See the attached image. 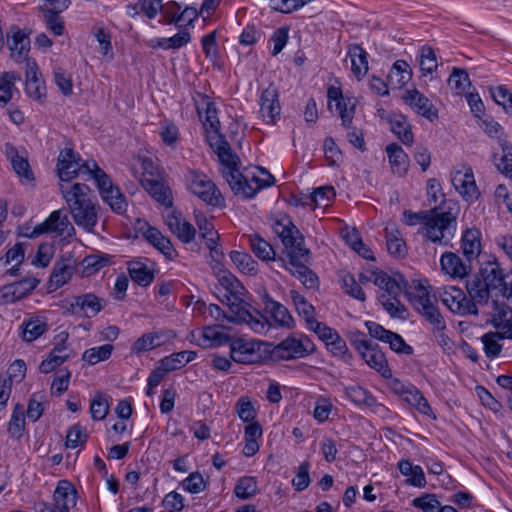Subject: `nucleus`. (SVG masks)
<instances>
[{
    "instance_id": "f257e3e1",
    "label": "nucleus",
    "mask_w": 512,
    "mask_h": 512,
    "mask_svg": "<svg viewBox=\"0 0 512 512\" xmlns=\"http://www.w3.org/2000/svg\"><path fill=\"white\" fill-rule=\"evenodd\" d=\"M80 157L72 148H65L60 151L57 160V172L60 180L64 183H71L79 172L87 174L93 179L104 202L113 211L122 212L126 206L124 196L117 186H114L111 178L99 167L93 159L86 160L80 164Z\"/></svg>"
},
{
    "instance_id": "f03ea898",
    "label": "nucleus",
    "mask_w": 512,
    "mask_h": 512,
    "mask_svg": "<svg viewBox=\"0 0 512 512\" xmlns=\"http://www.w3.org/2000/svg\"><path fill=\"white\" fill-rule=\"evenodd\" d=\"M275 233L280 237L289 257L286 269L307 288L318 287L317 275L301 260L308 257L309 250L304 247V238L299 229L288 217L275 221L273 225Z\"/></svg>"
},
{
    "instance_id": "7ed1b4c3",
    "label": "nucleus",
    "mask_w": 512,
    "mask_h": 512,
    "mask_svg": "<svg viewBox=\"0 0 512 512\" xmlns=\"http://www.w3.org/2000/svg\"><path fill=\"white\" fill-rule=\"evenodd\" d=\"M133 172L144 190L159 204L170 208L173 204L172 192L163 178L157 159L146 151L133 159Z\"/></svg>"
},
{
    "instance_id": "20e7f679",
    "label": "nucleus",
    "mask_w": 512,
    "mask_h": 512,
    "mask_svg": "<svg viewBox=\"0 0 512 512\" xmlns=\"http://www.w3.org/2000/svg\"><path fill=\"white\" fill-rule=\"evenodd\" d=\"M59 190L75 224L86 232H93L98 223V212L96 204L89 197V186L84 183H61Z\"/></svg>"
},
{
    "instance_id": "39448f33",
    "label": "nucleus",
    "mask_w": 512,
    "mask_h": 512,
    "mask_svg": "<svg viewBox=\"0 0 512 512\" xmlns=\"http://www.w3.org/2000/svg\"><path fill=\"white\" fill-rule=\"evenodd\" d=\"M458 208L451 200H443L430 209V214L419 233L439 245H448L456 232Z\"/></svg>"
},
{
    "instance_id": "423d86ee",
    "label": "nucleus",
    "mask_w": 512,
    "mask_h": 512,
    "mask_svg": "<svg viewBox=\"0 0 512 512\" xmlns=\"http://www.w3.org/2000/svg\"><path fill=\"white\" fill-rule=\"evenodd\" d=\"M231 189L247 199L253 198L258 191L274 184V177L264 168L255 167L253 171L244 174L237 170L223 171Z\"/></svg>"
},
{
    "instance_id": "0eeeda50",
    "label": "nucleus",
    "mask_w": 512,
    "mask_h": 512,
    "mask_svg": "<svg viewBox=\"0 0 512 512\" xmlns=\"http://www.w3.org/2000/svg\"><path fill=\"white\" fill-rule=\"evenodd\" d=\"M186 183L188 190L207 205L218 208L225 206L220 190L206 174L190 170L186 174Z\"/></svg>"
},
{
    "instance_id": "6e6552de",
    "label": "nucleus",
    "mask_w": 512,
    "mask_h": 512,
    "mask_svg": "<svg viewBox=\"0 0 512 512\" xmlns=\"http://www.w3.org/2000/svg\"><path fill=\"white\" fill-rule=\"evenodd\" d=\"M215 274L220 287L224 290L223 292L219 290V300L222 304L226 305L232 313L239 312V309L247 304L244 299L246 294L245 287L226 269L220 268Z\"/></svg>"
},
{
    "instance_id": "1a4fd4ad",
    "label": "nucleus",
    "mask_w": 512,
    "mask_h": 512,
    "mask_svg": "<svg viewBox=\"0 0 512 512\" xmlns=\"http://www.w3.org/2000/svg\"><path fill=\"white\" fill-rule=\"evenodd\" d=\"M315 350L314 343L305 335L300 337H287L271 350V357L275 360H291L304 358Z\"/></svg>"
},
{
    "instance_id": "9d476101",
    "label": "nucleus",
    "mask_w": 512,
    "mask_h": 512,
    "mask_svg": "<svg viewBox=\"0 0 512 512\" xmlns=\"http://www.w3.org/2000/svg\"><path fill=\"white\" fill-rule=\"evenodd\" d=\"M491 290L512 301V272L505 271L497 261L487 262L479 273Z\"/></svg>"
},
{
    "instance_id": "9b49d317",
    "label": "nucleus",
    "mask_w": 512,
    "mask_h": 512,
    "mask_svg": "<svg viewBox=\"0 0 512 512\" xmlns=\"http://www.w3.org/2000/svg\"><path fill=\"white\" fill-rule=\"evenodd\" d=\"M442 303L453 313L459 315H478V308L464 292L455 286H449L439 294Z\"/></svg>"
},
{
    "instance_id": "f8f14e48",
    "label": "nucleus",
    "mask_w": 512,
    "mask_h": 512,
    "mask_svg": "<svg viewBox=\"0 0 512 512\" xmlns=\"http://www.w3.org/2000/svg\"><path fill=\"white\" fill-rule=\"evenodd\" d=\"M411 301L415 309L421 314L428 323L434 319L443 317L436 305V298L428 291V288L419 284L415 288V293L411 295Z\"/></svg>"
},
{
    "instance_id": "ddd939ff",
    "label": "nucleus",
    "mask_w": 512,
    "mask_h": 512,
    "mask_svg": "<svg viewBox=\"0 0 512 512\" xmlns=\"http://www.w3.org/2000/svg\"><path fill=\"white\" fill-rule=\"evenodd\" d=\"M451 182L456 191L468 202L476 201L480 195L471 167L464 166L452 174Z\"/></svg>"
},
{
    "instance_id": "4468645a",
    "label": "nucleus",
    "mask_w": 512,
    "mask_h": 512,
    "mask_svg": "<svg viewBox=\"0 0 512 512\" xmlns=\"http://www.w3.org/2000/svg\"><path fill=\"white\" fill-rule=\"evenodd\" d=\"M260 345L256 341L239 338L230 343V355L233 361L242 364L257 363L261 359Z\"/></svg>"
},
{
    "instance_id": "2eb2a0df",
    "label": "nucleus",
    "mask_w": 512,
    "mask_h": 512,
    "mask_svg": "<svg viewBox=\"0 0 512 512\" xmlns=\"http://www.w3.org/2000/svg\"><path fill=\"white\" fill-rule=\"evenodd\" d=\"M405 104H407L415 113L425 117L430 121L438 118V111L431 101L416 88L406 90L402 96Z\"/></svg>"
},
{
    "instance_id": "dca6fc26",
    "label": "nucleus",
    "mask_w": 512,
    "mask_h": 512,
    "mask_svg": "<svg viewBox=\"0 0 512 512\" xmlns=\"http://www.w3.org/2000/svg\"><path fill=\"white\" fill-rule=\"evenodd\" d=\"M26 94L33 100L44 103L46 100V86L41 78L38 66L34 61L27 59L26 62Z\"/></svg>"
},
{
    "instance_id": "f3484780",
    "label": "nucleus",
    "mask_w": 512,
    "mask_h": 512,
    "mask_svg": "<svg viewBox=\"0 0 512 512\" xmlns=\"http://www.w3.org/2000/svg\"><path fill=\"white\" fill-rule=\"evenodd\" d=\"M105 300L92 293L75 296L69 304L68 311L88 318L95 317L104 307Z\"/></svg>"
},
{
    "instance_id": "a211bd4d",
    "label": "nucleus",
    "mask_w": 512,
    "mask_h": 512,
    "mask_svg": "<svg viewBox=\"0 0 512 512\" xmlns=\"http://www.w3.org/2000/svg\"><path fill=\"white\" fill-rule=\"evenodd\" d=\"M176 337L172 330H158L143 334L133 344V350L136 353L147 352L161 347Z\"/></svg>"
},
{
    "instance_id": "6ab92c4d",
    "label": "nucleus",
    "mask_w": 512,
    "mask_h": 512,
    "mask_svg": "<svg viewBox=\"0 0 512 512\" xmlns=\"http://www.w3.org/2000/svg\"><path fill=\"white\" fill-rule=\"evenodd\" d=\"M278 96V91L273 86L267 87L261 93L260 115L268 124H274L280 117L281 106Z\"/></svg>"
},
{
    "instance_id": "aec40b11",
    "label": "nucleus",
    "mask_w": 512,
    "mask_h": 512,
    "mask_svg": "<svg viewBox=\"0 0 512 512\" xmlns=\"http://www.w3.org/2000/svg\"><path fill=\"white\" fill-rule=\"evenodd\" d=\"M38 231L45 233H56L59 236H72L75 229L62 210L53 211L49 217L39 224Z\"/></svg>"
},
{
    "instance_id": "412c9836",
    "label": "nucleus",
    "mask_w": 512,
    "mask_h": 512,
    "mask_svg": "<svg viewBox=\"0 0 512 512\" xmlns=\"http://www.w3.org/2000/svg\"><path fill=\"white\" fill-rule=\"evenodd\" d=\"M249 304L239 309V312L232 313L233 323H246L255 333L265 334L270 329L269 321L259 312L252 313L248 309Z\"/></svg>"
},
{
    "instance_id": "4be33fe9",
    "label": "nucleus",
    "mask_w": 512,
    "mask_h": 512,
    "mask_svg": "<svg viewBox=\"0 0 512 512\" xmlns=\"http://www.w3.org/2000/svg\"><path fill=\"white\" fill-rule=\"evenodd\" d=\"M492 324L497 329L495 333L512 339V308L504 303L493 301Z\"/></svg>"
},
{
    "instance_id": "5701e85b",
    "label": "nucleus",
    "mask_w": 512,
    "mask_h": 512,
    "mask_svg": "<svg viewBox=\"0 0 512 512\" xmlns=\"http://www.w3.org/2000/svg\"><path fill=\"white\" fill-rule=\"evenodd\" d=\"M192 336H197L198 345L204 348L221 346L230 340L222 325L205 326L197 333L193 332Z\"/></svg>"
},
{
    "instance_id": "b1692460",
    "label": "nucleus",
    "mask_w": 512,
    "mask_h": 512,
    "mask_svg": "<svg viewBox=\"0 0 512 512\" xmlns=\"http://www.w3.org/2000/svg\"><path fill=\"white\" fill-rule=\"evenodd\" d=\"M7 39L12 58L17 62L27 61V53L30 48L28 35L18 27L13 26L7 34Z\"/></svg>"
},
{
    "instance_id": "393cba45",
    "label": "nucleus",
    "mask_w": 512,
    "mask_h": 512,
    "mask_svg": "<svg viewBox=\"0 0 512 512\" xmlns=\"http://www.w3.org/2000/svg\"><path fill=\"white\" fill-rule=\"evenodd\" d=\"M6 155L10 159L13 171L22 184H34L35 177L28 160L20 156L17 150L10 144H6Z\"/></svg>"
},
{
    "instance_id": "a878e982",
    "label": "nucleus",
    "mask_w": 512,
    "mask_h": 512,
    "mask_svg": "<svg viewBox=\"0 0 512 512\" xmlns=\"http://www.w3.org/2000/svg\"><path fill=\"white\" fill-rule=\"evenodd\" d=\"M154 263L145 261H130V280L141 287H148L155 278Z\"/></svg>"
},
{
    "instance_id": "bb28decb",
    "label": "nucleus",
    "mask_w": 512,
    "mask_h": 512,
    "mask_svg": "<svg viewBox=\"0 0 512 512\" xmlns=\"http://www.w3.org/2000/svg\"><path fill=\"white\" fill-rule=\"evenodd\" d=\"M76 490L68 481H60L54 491L53 501L59 512H69L76 505Z\"/></svg>"
},
{
    "instance_id": "cd10ccee",
    "label": "nucleus",
    "mask_w": 512,
    "mask_h": 512,
    "mask_svg": "<svg viewBox=\"0 0 512 512\" xmlns=\"http://www.w3.org/2000/svg\"><path fill=\"white\" fill-rule=\"evenodd\" d=\"M440 265L445 274L454 278H464L470 271V266L454 252L443 253L440 258Z\"/></svg>"
},
{
    "instance_id": "c85d7f7f",
    "label": "nucleus",
    "mask_w": 512,
    "mask_h": 512,
    "mask_svg": "<svg viewBox=\"0 0 512 512\" xmlns=\"http://www.w3.org/2000/svg\"><path fill=\"white\" fill-rule=\"evenodd\" d=\"M466 289L469 294L468 300H472L476 307L488 303L492 290L480 274L474 275L466 282Z\"/></svg>"
},
{
    "instance_id": "c756f323",
    "label": "nucleus",
    "mask_w": 512,
    "mask_h": 512,
    "mask_svg": "<svg viewBox=\"0 0 512 512\" xmlns=\"http://www.w3.org/2000/svg\"><path fill=\"white\" fill-rule=\"evenodd\" d=\"M368 280L381 288L386 295L399 296L405 287V282L401 276H399V279L392 278L383 271L371 272Z\"/></svg>"
},
{
    "instance_id": "7c9ffc66",
    "label": "nucleus",
    "mask_w": 512,
    "mask_h": 512,
    "mask_svg": "<svg viewBox=\"0 0 512 512\" xmlns=\"http://www.w3.org/2000/svg\"><path fill=\"white\" fill-rule=\"evenodd\" d=\"M389 124L391 131L397 138L404 144L411 146L414 141L411 124L408 118L403 114H392L389 117Z\"/></svg>"
},
{
    "instance_id": "2f4dec72",
    "label": "nucleus",
    "mask_w": 512,
    "mask_h": 512,
    "mask_svg": "<svg viewBox=\"0 0 512 512\" xmlns=\"http://www.w3.org/2000/svg\"><path fill=\"white\" fill-rule=\"evenodd\" d=\"M461 248L468 262L477 258L481 252V232L476 228L465 230L461 238Z\"/></svg>"
},
{
    "instance_id": "473e14b6",
    "label": "nucleus",
    "mask_w": 512,
    "mask_h": 512,
    "mask_svg": "<svg viewBox=\"0 0 512 512\" xmlns=\"http://www.w3.org/2000/svg\"><path fill=\"white\" fill-rule=\"evenodd\" d=\"M386 153L393 173L403 176L409 167V158L405 151L396 143L386 146Z\"/></svg>"
},
{
    "instance_id": "72a5a7b5",
    "label": "nucleus",
    "mask_w": 512,
    "mask_h": 512,
    "mask_svg": "<svg viewBox=\"0 0 512 512\" xmlns=\"http://www.w3.org/2000/svg\"><path fill=\"white\" fill-rule=\"evenodd\" d=\"M361 357L371 368L375 369L384 378L391 377V370L388 367L386 357L384 353L379 350L377 344H373L369 350L363 352Z\"/></svg>"
},
{
    "instance_id": "f704fd0d",
    "label": "nucleus",
    "mask_w": 512,
    "mask_h": 512,
    "mask_svg": "<svg viewBox=\"0 0 512 512\" xmlns=\"http://www.w3.org/2000/svg\"><path fill=\"white\" fill-rule=\"evenodd\" d=\"M351 60V71L357 79L363 78L368 72L367 52L358 44H353L348 49Z\"/></svg>"
},
{
    "instance_id": "c9c22d12",
    "label": "nucleus",
    "mask_w": 512,
    "mask_h": 512,
    "mask_svg": "<svg viewBox=\"0 0 512 512\" xmlns=\"http://www.w3.org/2000/svg\"><path fill=\"white\" fill-rule=\"evenodd\" d=\"M265 307L277 325L285 328L293 327L294 319L288 309L281 303L266 296Z\"/></svg>"
},
{
    "instance_id": "e433bc0d",
    "label": "nucleus",
    "mask_w": 512,
    "mask_h": 512,
    "mask_svg": "<svg viewBox=\"0 0 512 512\" xmlns=\"http://www.w3.org/2000/svg\"><path fill=\"white\" fill-rule=\"evenodd\" d=\"M290 296L298 315L304 319L308 328L316 320V312L314 306L310 304L304 296L295 290L290 291Z\"/></svg>"
},
{
    "instance_id": "4c0bfd02",
    "label": "nucleus",
    "mask_w": 512,
    "mask_h": 512,
    "mask_svg": "<svg viewBox=\"0 0 512 512\" xmlns=\"http://www.w3.org/2000/svg\"><path fill=\"white\" fill-rule=\"evenodd\" d=\"M247 239L250 249L256 257L263 261H270L275 259V252L272 246L259 234L248 235Z\"/></svg>"
},
{
    "instance_id": "58836bf2",
    "label": "nucleus",
    "mask_w": 512,
    "mask_h": 512,
    "mask_svg": "<svg viewBox=\"0 0 512 512\" xmlns=\"http://www.w3.org/2000/svg\"><path fill=\"white\" fill-rule=\"evenodd\" d=\"M230 259L241 273L255 275L258 271V263L247 252L231 251Z\"/></svg>"
},
{
    "instance_id": "ea45409f",
    "label": "nucleus",
    "mask_w": 512,
    "mask_h": 512,
    "mask_svg": "<svg viewBox=\"0 0 512 512\" xmlns=\"http://www.w3.org/2000/svg\"><path fill=\"white\" fill-rule=\"evenodd\" d=\"M21 328L23 340L26 342H32L48 330V325L45 321L39 318H31L28 321H24Z\"/></svg>"
},
{
    "instance_id": "a19ab883",
    "label": "nucleus",
    "mask_w": 512,
    "mask_h": 512,
    "mask_svg": "<svg viewBox=\"0 0 512 512\" xmlns=\"http://www.w3.org/2000/svg\"><path fill=\"white\" fill-rule=\"evenodd\" d=\"M412 77V71L405 60H397L388 75L389 81L398 86H404Z\"/></svg>"
},
{
    "instance_id": "79ce46f5",
    "label": "nucleus",
    "mask_w": 512,
    "mask_h": 512,
    "mask_svg": "<svg viewBox=\"0 0 512 512\" xmlns=\"http://www.w3.org/2000/svg\"><path fill=\"white\" fill-rule=\"evenodd\" d=\"M379 301L383 308L386 310V312L393 318H401L405 319L407 316V309L400 302L398 299V296L394 295H386L385 293H382L379 296Z\"/></svg>"
},
{
    "instance_id": "37998d69",
    "label": "nucleus",
    "mask_w": 512,
    "mask_h": 512,
    "mask_svg": "<svg viewBox=\"0 0 512 512\" xmlns=\"http://www.w3.org/2000/svg\"><path fill=\"white\" fill-rule=\"evenodd\" d=\"M37 10L41 14L47 28L54 35L61 36L64 33V22L60 13L48 10L45 5H39Z\"/></svg>"
},
{
    "instance_id": "c03bdc74",
    "label": "nucleus",
    "mask_w": 512,
    "mask_h": 512,
    "mask_svg": "<svg viewBox=\"0 0 512 512\" xmlns=\"http://www.w3.org/2000/svg\"><path fill=\"white\" fill-rule=\"evenodd\" d=\"M257 491V480L252 476H243L239 478L234 488L235 496L242 500L255 496Z\"/></svg>"
},
{
    "instance_id": "a18cd8bd",
    "label": "nucleus",
    "mask_w": 512,
    "mask_h": 512,
    "mask_svg": "<svg viewBox=\"0 0 512 512\" xmlns=\"http://www.w3.org/2000/svg\"><path fill=\"white\" fill-rule=\"evenodd\" d=\"M21 77L16 72H4L0 76V105H6L12 99V89Z\"/></svg>"
},
{
    "instance_id": "49530a36",
    "label": "nucleus",
    "mask_w": 512,
    "mask_h": 512,
    "mask_svg": "<svg viewBox=\"0 0 512 512\" xmlns=\"http://www.w3.org/2000/svg\"><path fill=\"white\" fill-rule=\"evenodd\" d=\"M191 41V35L187 30L179 31L172 37L159 38L153 47H159L164 50L180 49Z\"/></svg>"
},
{
    "instance_id": "de8ad7c7",
    "label": "nucleus",
    "mask_w": 512,
    "mask_h": 512,
    "mask_svg": "<svg viewBox=\"0 0 512 512\" xmlns=\"http://www.w3.org/2000/svg\"><path fill=\"white\" fill-rule=\"evenodd\" d=\"M68 338L69 334L66 331L60 332L54 338V347L48 357L56 359L58 366H60L70 357V354L66 352L68 350L66 344Z\"/></svg>"
},
{
    "instance_id": "09e8293b",
    "label": "nucleus",
    "mask_w": 512,
    "mask_h": 512,
    "mask_svg": "<svg viewBox=\"0 0 512 512\" xmlns=\"http://www.w3.org/2000/svg\"><path fill=\"white\" fill-rule=\"evenodd\" d=\"M345 395L357 405L373 406L376 399L363 387L358 385L345 387Z\"/></svg>"
},
{
    "instance_id": "8fccbe9b",
    "label": "nucleus",
    "mask_w": 512,
    "mask_h": 512,
    "mask_svg": "<svg viewBox=\"0 0 512 512\" xmlns=\"http://www.w3.org/2000/svg\"><path fill=\"white\" fill-rule=\"evenodd\" d=\"M148 242L168 259H172L176 254L171 241L167 237L163 236L158 229L154 232H150V240Z\"/></svg>"
},
{
    "instance_id": "3c124183",
    "label": "nucleus",
    "mask_w": 512,
    "mask_h": 512,
    "mask_svg": "<svg viewBox=\"0 0 512 512\" xmlns=\"http://www.w3.org/2000/svg\"><path fill=\"white\" fill-rule=\"evenodd\" d=\"M504 339V337L500 336V334L495 332H488L485 333L481 337V342L483 343V349L485 352V355L488 358H495L499 356L502 345L499 343L500 340Z\"/></svg>"
},
{
    "instance_id": "603ef678",
    "label": "nucleus",
    "mask_w": 512,
    "mask_h": 512,
    "mask_svg": "<svg viewBox=\"0 0 512 512\" xmlns=\"http://www.w3.org/2000/svg\"><path fill=\"white\" fill-rule=\"evenodd\" d=\"M198 115L206 129H210L211 132H216L219 127V120L217 117V109L214 103L208 101L205 103V108H198Z\"/></svg>"
},
{
    "instance_id": "864d4df0",
    "label": "nucleus",
    "mask_w": 512,
    "mask_h": 512,
    "mask_svg": "<svg viewBox=\"0 0 512 512\" xmlns=\"http://www.w3.org/2000/svg\"><path fill=\"white\" fill-rule=\"evenodd\" d=\"M448 84L456 92L461 95L470 86V79L468 73L464 69L453 68L449 76Z\"/></svg>"
},
{
    "instance_id": "5fc2aeb1",
    "label": "nucleus",
    "mask_w": 512,
    "mask_h": 512,
    "mask_svg": "<svg viewBox=\"0 0 512 512\" xmlns=\"http://www.w3.org/2000/svg\"><path fill=\"white\" fill-rule=\"evenodd\" d=\"M109 412V403L107 397L102 393H97L90 402L91 417L95 421L103 420Z\"/></svg>"
},
{
    "instance_id": "6e6d98bb",
    "label": "nucleus",
    "mask_w": 512,
    "mask_h": 512,
    "mask_svg": "<svg viewBox=\"0 0 512 512\" xmlns=\"http://www.w3.org/2000/svg\"><path fill=\"white\" fill-rule=\"evenodd\" d=\"M196 224L198 226L201 237L205 240L206 246L214 244V240H218L219 235L213 224L207 220L202 214L196 215Z\"/></svg>"
},
{
    "instance_id": "4d7b16f0",
    "label": "nucleus",
    "mask_w": 512,
    "mask_h": 512,
    "mask_svg": "<svg viewBox=\"0 0 512 512\" xmlns=\"http://www.w3.org/2000/svg\"><path fill=\"white\" fill-rule=\"evenodd\" d=\"M112 350H113V346L110 344L93 347V348L87 349L83 353L82 358L84 361H87L89 364L94 365L100 361L107 360L111 356Z\"/></svg>"
},
{
    "instance_id": "13d9d810",
    "label": "nucleus",
    "mask_w": 512,
    "mask_h": 512,
    "mask_svg": "<svg viewBox=\"0 0 512 512\" xmlns=\"http://www.w3.org/2000/svg\"><path fill=\"white\" fill-rule=\"evenodd\" d=\"M25 426L24 408L20 404H16L12 417L9 421L8 432L14 438L22 436Z\"/></svg>"
},
{
    "instance_id": "bf43d9fd",
    "label": "nucleus",
    "mask_w": 512,
    "mask_h": 512,
    "mask_svg": "<svg viewBox=\"0 0 512 512\" xmlns=\"http://www.w3.org/2000/svg\"><path fill=\"white\" fill-rule=\"evenodd\" d=\"M437 57L432 47L423 46L420 51V68L424 75L432 74L437 69Z\"/></svg>"
},
{
    "instance_id": "052dcab7",
    "label": "nucleus",
    "mask_w": 512,
    "mask_h": 512,
    "mask_svg": "<svg viewBox=\"0 0 512 512\" xmlns=\"http://www.w3.org/2000/svg\"><path fill=\"white\" fill-rule=\"evenodd\" d=\"M88 435L80 424H74L69 428L66 435L65 445L67 448H77L84 445L87 441Z\"/></svg>"
},
{
    "instance_id": "680f3d73",
    "label": "nucleus",
    "mask_w": 512,
    "mask_h": 512,
    "mask_svg": "<svg viewBox=\"0 0 512 512\" xmlns=\"http://www.w3.org/2000/svg\"><path fill=\"white\" fill-rule=\"evenodd\" d=\"M412 505L424 512H440L441 504L435 494L425 493L413 499Z\"/></svg>"
},
{
    "instance_id": "e2e57ef3",
    "label": "nucleus",
    "mask_w": 512,
    "mask_h": 512,
    "mask_svg": "<svg viewBox=\"0 0 512 512\" xmlns=\"http://www.w3.org/2000/svg\"><path fill=\"white\" fill-rule=\"evenodd\" d=\"M335 196L333 187H319L311 194V202L315 207L325 208L329 206Z\"/></svg>"
},
{
    "instance_id": "0e129e2a",
    "label": "nucleus",
    "mask_w": 512,
    "mask_h": 512,
    "mask_svg": "<svg viewBox=\"0 0 512 512\" xmlns=\"http://www.w3.org/2000/svg\"><path fill=\"white\" fill-rule=\"evenodd\" d=\"M429 324L431 325V331L438 344L443 348H450L451 340L445 334L446 322L444 317L434 319V321L430 322Z\"/></svg>"
},
{
    "instance_id": "69168bd1",
    "label": "nucleus",
    "mask_w": 512,
    "mask_h": 512,
    "mask_svg": "<svg viewBox=\"0 0 512 512\" xmlns=\"http://www.w3.org/2000/svg\"><path fill=\"white\" fill-rule=\"evenodd\" d=\"M220 162L225 166L223 171L237 170L238 157L232 152L230 144L224 143L223 146H219L215 152Z\"/></svg>"
},
{
    "instance_id": "338daca9",
    "label": "nucleus",
    "mask_w": 512,
    "mask_h": 512,
    "mask_svg": "<svg viewBox=\"0 0 512 512\" xmlns=\"http://www.w3.org/2000/svg\"><path fill=\"white\" fill-rule=\"evenodd\" d=\"M160 136L167 146H174L179 139V129L176 124L169 120L161 122Z\"/></svg>"
},
{
    "instance_id": "774afa93",
    "label": "nucleus",
    "mask_w": 512,
    "mask_h": 512,
    "mask_svg": "<svg viewBox=\"0 0 512 512\" xmlns=\"http://www.w3.org/2000/svg\"><path fill=\"white\" fill-rule=\"evenodd\" d=\"M492 97L498 105H501L506 113L512 115V93L505 86H498Z\"/></svg>"
}]
</instances>
